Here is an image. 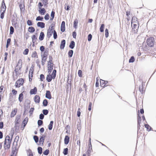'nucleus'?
<instances>
[{
  "mask_svg": "<svg viewBox=\"0 0 156 156\" xmlns=\"http://www.w3.org/2000/svg\"><path fill=\"white\" fill-rule=\"evenodd\" d=\"M53 33V31L52 30H51L50 29H48L47 31V36L49 39L52 36Z\"/></svg>",
  "mask_w": 156,
  "mask_h": 156,
  "instance_id": "nucleus-20",
  "label": "nucleus"
},
{
  "mask_svg": "<svg viewBox=\"0 0 156 156\" xmlns=\"http://www.w3.org/2000/svg\"><path fill=\"white\" fill-rule=\"evenodd\" d=\"M19 70L18 68H16V67L15 68L14 71L15 74V76L16 77V79H17L18 76L20 74V73L18 72Z\"/></svg>",
  "mask_w": 156,
  "mask_h": 156,
  "instance_id": "nucleus-16",
  "label": "nucleus"
},
{
  "mask_svg": "<svg viewBox=\"0 0 156 156\" xmlns=\"http://www.w3.org/2000/svg\"><path fill=\"white\" fill-rule=\"evenodd\" d=\"M100 83L101 87H104L108 83V82L107 81H105L102 80H100Z\"/></svg>",
  "mask_w": 156,
  "mask_h": 156,
  "instance_id": "nucleus-6",
  "label": "nucleus"
},
{
  "mask_svg": "<svg viewBox=\"0 0 156 156\" xmlns=\"http://www.w3.org/2000/svg\"><path fill=\"white\" fill-rule=\"evenodd\" d=\"M6 140L8 141V143H11L12 141V139H10V136L9 135H7L5 138V141L6 142Z\"/></svg>",
  "mask_w": 156,
  "mask_h": 156,
  "instance_id": "nucleus-33",
  "label": "nucleus"
},
{
  "mask_svg": "<svg viewBox=\"0 0 156 156\" xmlns=\"http://www.w3.org/2000/svg\"><path fill=\"white\" fill-rule=\"evenodd\" d=\"M55 15V12L54 11H52L51 14L50 20H53Z\"/></svg>",
  "mask_w": 156,
  "mask_h": 156,
  "instance_id": "nucleus-39",
  "label": "nucleus"
},
{
  "mask_svg": "<svg viewBox=\"0 0 156 156\" xmlns=\"http://www.w3.org/2000/svg\"><path fill=\"white\" fill-rule=\"evenodd\" d=\"M109 33L108 30L107 29L105 30V37L107 38L108 36Z\"/></svg>",
  "mask_w": 156,
  "mask_h": 156,
  "instance_id": "nucleus-60",
  "label": "nucleus"
},
{
  "mask_svg": "<svg viewBox=\"0 0 156 156\" xmlns=\"http://www.w3.org/2000/svg\"><path fill=\"white\" fill-rule=\"evenodd\" d=\"M155 41L154 37H150L147 40V43L148 46L151 47L153 46L154 44Z\"/></svg>",
  "mask_w": 156,
  "mask_h": 156,
  "instance_id": "nucleus-1",
  "label": "nucleus"
},
{
  "mask_svg": "<svg viewBox=\"0 0 156 156\" xmlns=\"http://www.w3.org/2000/svg\"><path fill=\"white\" fill-rule=\"evenodd\" d=\"M45 97L46 98H48L49 99H50L51 98V93L50 91L47 90L46 91Z\"/></svg>",
  "mask_w": 156,
  "mask_h": 156,
  "instance_id": "nucleus-9",
  "label": "nucleus"
},
{
  "mask_svg": "<svg viewBox=\"0 0 156 156\" xmlns=\"http://www.w3.org/2000/svg\"><path fill=\"white\" fill-rule=\"evenodd\" d=\"M44 34L43 32H41L40 34V35L39 37V40L40 41H42L44 38Z\"/></svg>",
  "mask_w": 156,
  "mask_h": 156,
  "instance_id": "nucleus-24",
  "label": "nucleus"
},
{
  "mask_svg": "<svg viewBox=\"0 0 156 156\" xmlns=\"http://www.w3.org/2000/svg\"><path fill=\"white\" fill-rule=\"evenodd\" d=\"M73 51L72 50H69L68 52V56L69 58L72 57L73 56Z\"/></svg>",
  "mask_w": 156,
  "mask_h": 156,
  "instance_id": "nucleus-35",
  "label": "nucleus"
},
{
  "mask_svg": "<svg viewBox=\"0 0 156 156\" xmlns=\"http://www.w3.org/2000/svg\"><path fill=\"white\" fill-rule=\"evenodd\" d=\"M65 22L64 21H62V22L61 26V31L62 32H64L65 30Z\"/></svg>",
  "mask_w": 156,
  "mask_h": 156,
  "instance_id": "nucleus-7",
  "label": "nucleus"
},
{
  "mask_svg": "<svg viewBox=\"0 0 156 156\" xmlns=\"http://www.w3.org/2000/svg\"><path fill=\"white\" fill-rule=\"evenodd\" d=\"M140 113L139 112V111H138V113L137 115H138L137 118V122H141V117L139 115Z\"/></svg>",
  "mask_w": 156,
  "mask_h": 156,
  "instance_id": "nucleus-49",
  "label": "nucleus"
},
{
  "mask_svg": "<svg viewBox=\"0 0 156 156\" xmlns=\"http://www.w3.org/2000/svg\"><path fill=\"white\" fill-rule=\"evenodd\" d=\"M69 141V137L68 136H66L64 139V143L65 144H67Z\"/></svg>",
  "mask_w": 156,
  "mask_h": 156,
  "instance_id": "nucleus-17",
  "label": "nucleus"
},
{
  "mask_svg": "<svg viewBox=\"0 0 156 156\" xmlns=\"http://www.w3.org/2000/svg\"><path fill=\"white\" fill-rule=\"evenodd\" d=\"M42 148L41 147H38L37 148L38 152L39 154H41L42 153Z\"/></svg>",
  "mask_w": 156,
  "mask_h": 156,
  "instance_id": "nucleus-43",
  "label": "nucleus"
},
{
  "mask_svg": "<svg viewBox=\"0 0 156 156\" xmlns=\"http://www.w3.org/2000/svg\"><path fill=\"white\" fill-rule=\"evenodd\" d=\"M37 26L41 28H44L45 27V24L43 22H38L37 23Z\"/></svg>",
  "mask_w": 156,
  "mask_h": 156,
  "instance_id": "nucleus-10",
  "label": "nucleus"
},
{
  "mask_svg": "<svg viewBox=\"0 0 156 156\" xmlns=\"http://www.w3.org/2000/svg\"><path fill=\"white\" fill-rule=\"evenodd\" d=\"M53 37L55 39H57V32L56 31L54 30L53 31Z\"/></svg>",
  "mask_w": 156,
  "mask_h": 156,
  "instance_id": "nucleus-54",
  "label": "nucleus"
},
{
  "mask_svg": "<svg viewBox=\"0 0 156 156\" xmlns=\"http://www.w3.org/2000/svg\"><path fill=\"white\" fill-rule=\"evenodd\" d=\"M54 122L53 121H51L49 125L48 126V129L51 130L53 127V125Z\"/></svg>",
  "mask_w": 156,
  "mask_h": 156,
  "instance_id": "nucleus-28",
  "label": "nucleus"
},
{
  "mask_svg": "<svg viewBox=\"0 0 156 156\" xmlns=\"http://www.w3.org/2000/svg\"><path fill=\"white\" fill-rule=\"evenodd\" d=\"M137 25L136 24H134L133 25V27L132 28L133 29L135 33H136L137 32V29H136Z\"/></svg>",
  "mask_w": 156,
  "mask_h": 156,
  "instance_id": "nucleus-45",
  "label": "nucleus"
},
{
  "mask_svg": "<svg viewBox=\"0 0 156 156\" xmlns=\"http://www.w3.org/2000/svg\"><path fill=\"white\" fill-rule=\"evenodd\" d=\"M22 60L21 59H19L18 61L17 65L16 66V68H19V69H20L22 67Z\"/></svg>",
  "mask_w": 156,
  "mask_h": 156,
  "instance_id": "nucleus-13",
  "label": "nucleus"
},
{
  "mask_svg": "<svg viewBox=\"0 0 156 156\" xmlns=\"http://www.w3.org/2000/svg\"><path fill=\"white\" fill-rule=\"evenodd\" d=\"M34 101L36 103H39L40 102V97L38 95H36L34 97Z\"/></svg>",
  "mask_w": 156,
  "mask_h": 156,
  "instance_id": "nucleus-15",
  "label": "nucleus"
},
{
  "mask_svg": "<svg viewBox=\"0 0 156 156\" xmlns=\"http://www.w3.org/2000/svg\"><path fill=\"white\" fill-rule=\"evenodd\" d=\"M32 41L33 42H35L37 39V37L35 35H34L32 37Z\"/></svg>",
  "mask_w": 156,
  "mask_h": 156,
  "instance_id": "nucleus-46",
  "label": "nucleus"
},
{
  "mask_svg": "<svg viewBox=\"0 0 156 156\" xmlns=\"http://www.w3.org/2000/svg\"><path fill=\"white\" fill-rule=\"evenodd\" d=\"M40 79L41 81H43L45 79V77L43 74H41L40 75Z\"/></svg>",
  "mask_w": 156,
  "mask_h": 156,
  "instance_id": "nucleus-59",
  "label": "nucleus"
},
{
  "mask_svg": "<svg viewBox=\"0 0 156 156\" xmlns=\"http://www.w3.org/2000/svg\"><path fill=\"white\" fill-rule=\"evenodd\" d=\"M14 31V29L12 26H10V34L12 35L13 34Z\"/></svg>",
  "mask_w": 156,
  "mask_h": 156,
  "instance_id": "nucleus-50",
  "label": "nucleus"
},
{
  "mask_svg": "<svg viewBox=\"0 0 156 156\" xmlns=\"http://www.w3.org/2000/svg\"><path fill=\"white\" fill-rule=\"evenodd\" d=\"M78 76L80 77H81L82 76V71L80 70H78Z\"/></svg>",
  "mask_w": 156,
  "mask_h": 156,
  "instance_id": "nucleus-63",
  "label": "nucleus"
},
{
  "mask_svg": "<svg viewBox=\"0 0 156 156\" xmlns=\"http://www.w3.org/2000/svg\"><path fill=\"white\" fill-rule=\"evenodd\" d=\"M49 153V151L48 149L44 151L43 152V154L45 155H48Z\"/></svg>",
  "mask_w": 156,
  "mask_h": 156,
  "instance_id": "nucleus-58",
  "label": "nucleus"
},
{
  "mask_svg": "<svg viewBox=\"0 0 156 156\" xmlns=\"http://www.w3.org/2000/svg\"><path fill=\"white\" fill-rule=\"evenodd\" d=\"M29 51V50L28 49L26 48L24 50V51H23V54L25 55H27L28 54Z\"/></svg>",
  "mask_w": 156,
  "mask_h": 156,
  "instance_id": "nucleus-61",
  "label": "nucleus"
},
{
  "mask_svg": "<svg viewBox=\"0 0 156 156\" xmlns=\"http://www.w3.org/2000/svg\"><path fill=\"white\" fill-rule=\"evenodd\" d=\"M39 12L40 14L41 15H44V14L46 11L44 8L40 7L39 8Z\"/></svg>",
  "mask_w": 156,
  "mask_h": 156,
  "instance_id": "nucleus-12",
  "label": "nucleus"
},
{
  "mask_svg": "<svg viewBox=\"0 0 156 156\" xmlns=\"http://www.w3.org/2000/svg\"><path fill=\"white\" fill-rule=\"evenodd\" d=\"M89 143L88 145V149L87 151V154L88 155V156H90L91 151L92 150V146L91 143V139L90 138L89 140Z\"/></svg>",
  "mask_w": 156,
  "mask_h": 156,
  "instance_id": "nucleus-4",
  "label": "nucleus"
},
{
  "mask_svg": "<svg viewBox=\"0 0 156 156\" xmlns=\"http://www.w3.org/2000/svg\"><path fill=\"white\" fill-rule=\"evenodd\" d=\"M19 136H17L15 139V140H14V141L13 142V145H14V144H15V142H16V146H17V141H18L19 140Z\"/></svg>",
  "mask_w": 156,
  "mask_h": 156,
  "instance_id": "nucleus-32",
  "label": "nucleus"
},
{
  "mask_svg": "<svg viewBox=\"0 0 156 156\" xmlns=\"http://www.w3.org/2000/svg\"><path fill=\"white\" fill-rule=\"evenodd\" d=\"M135 60V59L134 57V56H132L129 59V63H132L134 62Z\"/></svg>",
  "mask_w": 156,
  "mask_h": 156,
  "instance_id": "nucleus-47",
  "label": "nucleus"
},
{
  "mask_svg": "<svg viewBox=\"0 0 156 156\" xmlns=\"http://www.w3.org/2000/svg\"><path fill=\"white\" fill-rule=\"evenodd\" d=\"M43 124V121L41 120H39L37 121V124L38 126H40Z\"/></svg>",
  "mask_w": 156,
  "mask_h": 156,
  "instance_id": "nucleus-56",
  "label": "nucleus"
},
{
  "mask_svg": "<svg viewBox=\"0 0 156 156\" xmlns=\"http://www.w3.org/2000/svg\"><path fill=\"white\" fill-rule=\"evenodd\" d=\"M56 74V69H54L51 75V76L53 77L52 79H55Z\"/></svg>",
  "mask_w": 156,
  "mask_h": 156,
  "instance_id": "nucleus-29",
  "label": "nucleus"
},
{
  "mask_svg": "<svg viewBox=\"0 0 156 156\" xmlns=\"http://www.w3.org/2000/svg\"><path fill=\"white\" fill-rule=\"evenodd\" d=\"M48 51L47 50H45L44 51V53L43 57H44V58H46L47 57V55L48 54Z\"/></svg>",
  "mask_w": 156,
  "mask_h": 156,
  "instance_id": "nucleus-53",
  "label": "nucleus"
},
{
  "mask_svg": "<svg viewBox=\"0 0 156 156\" xmlns=\"http://www.w3.org/2000/svg\"><path fill=\"white\" fill-rule=\"evenodd\" d=\"M34 71V66H33V65L31 67L29 72V75H30L31 78H32L33 76V72Z\"/></svg>",
  "mask_w": 156,
  "mask_h": 156,
  "instance_id": "nucleus-21",
  "label": "nucleus"
},
{
  "mask_svg": "<svg viewBox=\"0 0 156 156\" xmlns=\"http://www.w3.org/2000/svg\"><path fill=\"white\" fill-rule=\"evenodd\" d=\"M43 114L44 115H47L48 113V111L47 109H44L42 110Z\"/></svg>",
  "mask_w": 156,
  "mask_h": 156,
  "instance_id": "nucleus-55",
  "label": "nucleus"
},
{
  "mask_svg": "<svg viewBox=\"0 0 156 156\" xmlns=\"http://www.w3.org/2000/svg\"><path fill=\"white\" fill-rule=\"evenodd\" d=\"M24 82V80L23 78L18 79L16 82L15 86L16 87H19L22 85Z\"/></svg>",
  "mask_w": 156,
  "mask_h": 156,
  "instance_id": "nucleus-3",
  "label": "nucleus"
},
{
  "mask_svg": "<svg viewBox=\"0 0 156 156\" xmlns=\"http://www.w3.org/2000/svg\"><path fill=\"white\" fill-rule=\"evenodd\" d=\"M11 143H8L5 141L4 144V148L5 149H9L10 147Z\"/></svg>",
  "mask_w": 156,
  "mask_h": 156,
  "instance_id": "nucleus-14",
  "label": "nucleus"
},
{
  "mask_svg": "<svg viewBox=\"0 0 156 156\" xmlns=\"http://www.w3.org/2000/svg\"><path fill=\"white\" fill-rule=\"evenodd\" d=\"M78 23V20L77 19H75L73 22V27L75 29H76Z\"/></svg>",
  "mask_w": 156,
  "mask_h": 156,
  "instance_id": "nucleus-26",
  "label": "nucleus"
},
{
  "mask_svg": "<svg viewBox=\"0 0 156 156\" xmlns=\"http://www.w3.org/2000/svg\"><path fill=\"white\" fill-rule=\"evenodd\" d=\"M6 9V6L5 5H2L1 6V12L2 11L3 12V11H4V12H5Z\"/></svg>",
  "mask_w": 156,
  "mask_h": 156,
  "instance_id": "nucleus-34",
  "label": "nucleus"
},
{
  "mask_svg": "<svg viewBox=\"0 0 156 156\" xmlns=\"http://www.w3.org/2000/svg\"><path fill=\"white\" fill-rule=\"evenodd\" d=\"M104 26L105 25L104 24H102L101 25L100 28V30L101 32H102L104 31Z\"/></svg>",
  "mask_w": 156,
  "mask_h": 156,
  "instance_id": "nucleus-52",
  "label": "nucleus"
},
{
  "mask_svg": "<svg viewBox=\"0 0 156 156\" xmlns=\"http://www.w3.org/2000/svg\"><path fill=\"white\" fill-rule=\"evenodd\" d=\"M75 46V43L74 41H71L69 46L70 48L73 49Z\"/></svg>",
  "mask_w": 156,
  "mask_h": 156,
  "instance_id": "nucleus-22",
  "label": "nucleus"
},
{
  "mask_svg": "<svg viewBox=\"0 0 156 156\" xmlns=\"http://www.w3.org/2000/svg\"><path fill=\"white\" fill-rule=\"evenodd\" d=\"M139 89L140 91L143 94L144 89V87H143V82H142L141 84L139 86Z\"/></svg>",
  "mask_w": 156,
  "mask_h": 156,
  "instance_id": "nucleus-19",
  "label": "nucleus"
},
{
  "mask_svg": "<svg viewBox=\"0 0 156 156\" xmlns=\"http://www.w3.org/2000/svg\"><path fill=\"white\" fill-rule=\"evenodd\" d=\"M48 104V101L47 100L44 99L43 102V105L44 106H46Z\"/></svg>",
  "mask_w": 156,
  "mask_h": 156,
  "instance_id": "nucleus-41",
  "label": "nucleus"
},
{
  "mask_svg": "<svg viewBox=\"0 0 156 156\" xmlns=\"http://www.w3.org/2000/svg\"><path fill=\"white\" fill-rule=\"evenodd\" d=\"M92 35L91 34H89L88 36V41H90L92 38Z\"/></svg>",
  "mask_w": 156,
  "mask_h": 156,
  "instance_id": "nucleus-64",
  "label": "nucleus"
},
{
  "mask_svg": "<svg viewBox=\"0 0 156 156\" xmlns=\"http://www.w3.org/2000/svg\"><path fill=\"white\" fill-rule=\"evenodd\" d=\"M24 111L23 113V115H26L28 113V110L30 108V102L28 101L24 105Z\"/></svg>",
  "mask_w": 156,
  "mask_h": 156,
  "instance_id": "nucleus-2",
  "label": "nucleus"
},
{
  "mask_svg": "<svg viewBox=\"0 0 156 156\" xmlns=\"http://www.w3.org/2000/svg\"><path fill=\"white\" fill-rule=\"evenodd\" d=\"M42 1V3L44 4V6H47L48 4V0H41Z\"/></svg>",
  "mask_w": 156,
  "mask_h": 156,
  "instance_id": "nucleus-44",
  "label": "nucleus"
},
{
  "mask_svg": "<svg viewBox=\"0 0 156 156\" xmlns=\"http://www.w3.org/2000/svg\"><path fill=\"white\" fill-rule=\"evenodd\" d=\"M20 115H17L16 117L15 122L16 124H19L20 121Z\"/></svg>",
  "mask_w": 156,
  "mask_h": 156,
  "instance_id": "nucleus-25",
  "label": "nucleus"
},
{
  "mask_svg": "<svg viewBox=\"0 0 156 156\" xmlns=\"http://www.w3.org/2000/svg\"><path fill=\"white\" fill-rule=\"evenodd\" d=\"M28 119L27 117H26L25 119H24L23 122V123L24 125V127H25L27 124L28 121Z\"/></svg>",
  "mask_w": 156,
  "mask_h": 156,
  "instance_id": "nucleus-37",
  "label": "nucleus"
},
{
  "mask_svg": "<svg viewBox=\"0 0 156 156\" xmlns=\"http://www.w3.org/2000/svg\"><path fill=\"white\" fill-rule=\"evenodd\" d=\"M31 56L32 57L38 58V56L37 54L36 51H34L32 54Z\"/></svg>",
  "mask_w": 156,
  "mask_h": 156,
  "instance_id": "nucleus-48",
  "label": "nucleus"
},
{
  "mask_svg": "<svg viewBox=\"0 0 156 156\" xmlns=\"http://www.w3.org/2000/svg\"><path fill=\"white\" fill-rule=\"evenodd\" d=\"M28 31L29 32L32 33L35 31V29L33 27H30L28 28Z\"/></svg>",
  "mask_w": 156,
  "mask_h": 156,
  "instance_id": "nucleus-31",
  "label": "nucleus"
},
{
  "mask_svg": "<svg viewBox=\"0 0 156 156\" xmlns=\"http://www.w3.org/2000/svg\"><path fill=\"white\" fill-rule=\"evenodd\" d=\"M66 44V41L65 40H62L61 41L60 48L61 49H63L65 47Z\"/></svg>",
  "mask_w": 156,
  "mask_h": 156,
  "instance_id": "nucleus-8",
  "label": "nucleus"
},
{
  "mask_svg": "<svg viewBox=\"0 0 156 156\" xmlns=\"http://www.w3.org/2000/svg\"><path fill=\"white\" fill-rule=\"evenodd\" d=\"M53 77L51 76V74H48L47 75V77H46V80L48 82H50L52 79Z\"/></svg>",
  "mask_w": 156,
  "mask_h": 156,
  "instance_id": "nucleus-18",
  "label": "nucleus"
},
{
  "mask_svg": "<svg viewBox=\"0 0 156 156\" xmlns=\"http://www.w3.org/2000/svg\"><path fill=\"white\" fill-rule=\"evenodd\" d=\"M17 112V109L15 108L14 110H13L11 114V117H13L16 114Z\"/></svg>",
  "mask_w": 156,
  "mask_h": 156,
  "instance_id": "nucleus-27",
  "label": "nucleus"
},
{
  "mask_svg": "<svg viewBox=\"0 0 156 156\" xmlns=\"http://www.w3.org/2000/svg\"><path fill=\"white\" fill-rule=\"evenodd\" d=\"M37 92V89L35 87L34 89L30 90V94H36Z\"/></svg>",
  "mask_w": 156,
  "mask_h": 156,
  "instance_id": "nucleus-11",
  "label": "nucleus"
},
{
  "mask_svg": "<svg viewBox=\"0 0 156 156\" xmlns=\"http://www.w3.org/2000/svg\"><path fill=\"white\" fill-rule=\"evenodd\" d=\"M33 139L36 143H37L38 142L39 138L37 136H33Z\"/></svg>",
  "mask_w": 156,
  "mask_h": 156,
  "instance_id": "nucleus-42",
  "label": "nucleus"
},
{
  "mask_svg": "<svg viewBox=\"0 0 156 156\" xmlns=\"http://www.w3.org/2000/svg\"><path fill=\"white\" fill-rule=\"evenodd\" d=\"M27 23L28 26H30L33 25L32 21L30 20H28L27 21Z\"/></svg>",
  "mask_w": 156,
  "mask_h": 156,
  "instance_id": "nucleus-57",
  "label": "nucleus"
},
{
  "mask_svg": "<svg viewBox=\"0 0 156 156\" xmlns=\"http://www.w3.org/2000/svg\"><path fill=\"white\" fill-rule=\"evenodd\" d=\"M12 148V152L11 154V155H12V156H16V154H15V153L16 151H17L18 150V148L16 147V146H15V145H13ZM17 152H16V153Z\"/></svg>",
  "mask_w": 156,
  "mask_h": 156,
  "instance_id": "nucleus-5",
  "label": "nucleus"
},
{
  "mask_svg": "<svg viewBox=\"0 0 156 156\" xmlns=\"http://www.w3.org/2000/svg\"><path fill=\"white\" fill-rule=\"evenodd\" d=\"M43 19V17L42 16H37L36 18V21H42Z\"/></svg>",
  "mask_w": 156,
  "mask_h": 156,
  "instance_id": "nucleus-51",
  "label": "nucleus"
},
{
  "mask_svg": "<svg viewBox=\"0 0 156 156\" xmlns=\"http://www.w3.org/2000/svg\"><path fill=\"white\" fill-rule=\"evenodd\" d=\"M48 74H50L53 69V65H50L49 66H48Z\"/></svg>",
  "mask_w": 156,
  "mask_h": 156,
  "instance_id": "nucleus-23",
  "label": "nucleus"
},
{
  "mask_svg": "<svg viewBox=\"0 0 156 156\" xmlns=\"http://www.w3.org/2000/svg\"><path fill=\"white\" fill-rule=\"evenodd\" d=\"M68 153V149L67 148L64 149L63 153L64 155H66Z\"/></svg>",
  "mask_w": 156,
  "mask_h": 156,
  "instance_id": "nucleus-40",
  "label": "nucleus"
},
{
  "mask_svg": "<svg viewBox=\"0 0 156 156\" xmlns=\"http://www.w3.org/2000/svg\"><path fill=\"white\" fill-rule=\"evenodd\" d=\"M23 99V93H21L19 94V100L20 102L22 101Z\"/></svg>",
  "mask_w": 156,
  "mask_h": 156,
  "instance_id": "nucleus-36",
  "label": "nucleus"
},
{
  "mask_svg": "<svg viewBox=\"0 0 156 156\" xmlns=\"http://www.w3.org/2000/svg\"><path fill=\"white\" fill-rule=\"evenodd\" d=\"M44 140V139L43 138V137H40L39 140V142L40 143V144H41V143L42 142V144L43 145Z\"/></svg>",
  "mask_w": 156,
  "mask_h": 156,
  "instance_id": "nucleus-62",
  "label": "nucleus"
},
{
  "mask_svg": "<svg viewBox=\"0 0 156 156\" xmlns=\"http://www.w3.org/2000/svg\"><path fill=\"white\" fill-rule=\"evenodd\" d=\"M136 22L138 23L137 18L135 16L133 17L132 19L131 24H132V22L136 23Z\"/></svg>",
  "mask_w": 156,
  "mask_h": 156,
  "instance_id": "nucleus-38",
  "label": "nucleus"
},
{
  "mask_svg": "<svg viewBox=\"0 0 156 156\" xmlns=\"http://www.w3.org/2000/svg\"><path fill=\"white\" fill-rule=\"evenodd\" d=\"M144 126L147 128V131H149L152 130V128L148 124H145Z\"/></svg>",
  "mask_w": 156,
  "mask_h": 156,
  "instance_id": "nucleus-30",
  "label": "nucleus"
}]
</instances>
